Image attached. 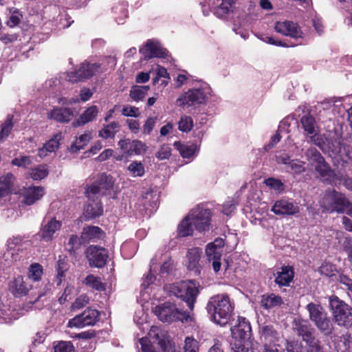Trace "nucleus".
Listing matches in <instances>:
<instances>
[{"label": "nucleus", "instance_id": "obj_1", "mask_svg": "<svg viewBox=\"0 0 352 352\" xmlns=\"http://www.w3.org/2000/svg\"><path fill=\"white\" fill-rule=\"evenodd\" d=\"M211 213L203 205H197L192 208L188 214L178 226L179 236L191 235L195 229L204 232L209 229Z\"/></svg>", "mask_w": 352, "mask_h": 352}, {"label": "nucleus", "instance_id": "obj_2", "mask_svg": "<svg viewBox=\"0 0 352 352\" xmlns=\"http://www.w3.org/2000/svg\"><path fill=\"white\" fill-rule=\"evenodd\" d=\"M231 349L233 352H258L256 343L252 339L250 322L243 317H239L237 324L232 329Z\"/></svg>", "mask_w": 352, "mask_h": 352}, {"label": "nucleus", "instance_id": "obj_3", "mask_svg": "<svg viewBox=\"0 0 352 352\" xmlns=\"http://www.w3.org/2000/svg\"><path fill=\"white\" fill-rule=\"evenodd\" d=\"M207 309L212 320L223 326L229 322L234 306L228 295L219 294L210 298Z\"/></svg>", "mask_w": 352, "mask_h": 352}, {"label": "nucleus", "instance_id": "obj_4", "mask_svg": "<svg viewBox=\"0 0 352 352\" xmlns=\"http://www.w3.org/2000/svg\"><path fill=\"white\" fill-rule=\"evenodd\" d=\"M210 86L206 82H200L198 86L189 89L177 99L176 104L179 107H196L205 104L212 96Z\"/></svg>", "mask_w": 352, "mask_h": 352}, {"label": "nucleus", "instance_id": "obj_5", "mask_svg": "<svg viewBox=\"0 0 352 352\" xmlns=\"http://www.w3.org/2000/svg\"><path fill=\"white\" fill-rule=\"evenodd\" d=\"M199 285L191 280L176 283L166 287L169 292L184 301L190 311L194 309V304L199 293Z\"/></svg>", "mask_w": 352, "mask_h": 352}, {"label": "nucleus", "instance_id": "obj_6", "mask_svg": "<svg viewBox=\"0 0 352 352\" xmlns=\"http://www.w3.org/2000/svg\"><path fill=\"white\" fill-rule=\"evenodd\" d=\"M306 159L309 164L314 169L318 177L325 182H331L334 177V173L325 162L320 153L314 147L305 151Z\"/></svg>", "mask_w": 352, "mask_h": 352}, {"label": "nucleus", "instance_id": "obj_7", "mask_svg": "<svg viewBox=\"0 0 352 352\" xmlns=\"http://www.w3.org/2000/svg\"><path fill=\"white\" fill-rule=\"evenodd\" d=\"M154 314L164 322H172L175 321L188 322L190 320L189 311L177 308L175 305L170 302H165L154 308Z\"/></svg>", "mask_w": 352, "mask_h": 352}, {"label": "nucleus", "instance_id": "obj_8", "mask_svg": "<svg viewBox=\"0 0 352 352\" xmlns=\"http://www.w3.org/2000/svg\"><path fill=\"white\" fill-rule=\"evenodd\" d=\"M306 309L309 312V319L320 332L325 336L332 333L333 325L320 305L310 302L306 306Z\"/></svg>", "mask_w": 352, "mask_h": 352}, {"label": "nucleus", "instance_id": "obj_9", "mask_svg": "<svg viewBox=\"0 0 352 352\" xmlns=\"http://www.w3.org/2000/svg\"><path fill=\"white\" fill-rule=\"evenodd\" d=\"M349 199L342 193L335 190L325 191L321 200L320 206L326 211L332 213H344Z\"/></svg>", "mask_w": 352, "mask_h": 352}, {"label": "nucleus", "instance_id": "obj_10", "mask_svg": "<svg viewBox=\"0 0 352 352\" xmlns=\"http://www.w3.org/2000/svg\"><path fill=\"white\" fill-rule=\"evenodd\" d=\"M100 189L97 185H91L86 190L87 204L84 208L86 219H91L102 214L103 208L99 199Z\"/></svg>", "mask_w": 352, "mask_h": 352}, {"label": "nucleus", "instance_id": "obj_11", "mask_svg": "<svg viewBox=\"0 0 352 352\" xmlns=\"http://www.w3.org/2000/svg\"><path fill=\"white\" fill-rule=\"evenodd\" d=\"M333 317L338 325L346 326L352 321L351 309L336 296L329 298Z\"/></svg>", "mask_w": 352, "mask_h": 352}, {"label": "nucleus", "instance_id": "obj_12", "mask_svg": "<svg viewBox=\"0 0 352 352\" xmlns=\"http://www.w3.org/2000/svg\"><path fill=\"white\" fill-rule=\"evenodd\" d=\"M100 65L84 62L81 63L74 72L63 74L65 81L76 82L89 78L100 72Z\"/></svg>", "mask_w": 352, "mask_h": 352}, {"label": "nucleus", "instance_id": "obj_13", "mask_svg": "<svg viewBox=\"0 0 352 352\" xmlns=\"http://www.w3.org/2000/svg\"><path fill=\"white\" fill-rule=\"evenodd\" d=\"M223 246V239L217 238L213 242L208 243L206 248L207 259L210 263H212L213 270L216 273L221 269V259Z\"/></svg>", "mask_w": 352, "mask_h": 352}, {"label": "nucleus", "instance_id": "obj_14", "mask_svg": "<svg viewBox=\"0 0 352 352\" xmlns=\"http://www.w3.org/2000/svg\"><path fill=\"white\" fill-rule=\"evenodd\" d=\"M100 313L96 309L88 308L81 314L77 315L68 322L67 326L73 328H83L94 325L99 320Z\"/></svg>", "mask_w": 352, "mask_h": 352}, {"label": "nucleus", "instance_id": "obj_15", "mask_svg": "<svg viewBox=\"0 0 352 352\" xmlns=\"http://www.w3.org/2000/svg\"><path fill=\"white\" fill-rule=\"evenodd\" d=\"M274 30L276 32L293 38L299 39L304 37L300 28L291 21H279L275 23Z\"/></svg>", "mask_w": 352, "mask_h": 352}, {"label": "nucleus", "instance_id": "obj_16", "mask_svg": "<svg viewBox=\"0 0 352 352\" xmlns=\"http://www.w3.org/2000/svg\"><path fill=\"white\" fill-rule=\"evenodd\" d=\"M87 257L90 266L100 268L106 264L109 255L103 248L90 246L87 250Z\"/></svg>", "mask_w": 352, "mask_h": 352}, {"label": "nucleus", "instance_id": "obj_17", "mask_svg": "<svg viewBox=\"0 0 352 352\" xmlns=\"http://www.w3.org/2000/svg\"><path fill=\"white\" fill-rule=\"evenodd\" d=\"M271 211L276 215H294L299 212L300 208L291 199H280L275 201Z\"/></svg>", "mask_w": 352, "mask_h": 352}, {"label": "nucleus", "instance_id": "obj_18", "mask_svg": "<svg viewBox=\"0 0 352 352\" xmlns=\"http://www.w3.org/2000/svg\"><path fill=\"white\" fill-rule=\"evenodd\" d=\"M329 155L334 158L340 159L346 162L348 160H352V151L349 146L342 144L340 140L328 142Z\"/></svg>", "mask_w": 352, "mask_h": 352}, {"label": "nucleus", "instance_id": "obj_19", "mask_svg": "<svg viewBox=\"0 0 352 352\" xmlns=\"http://www.w3.org/2000/svg\"><path fill=\"white\" fill-rule=\"evenodd\" d=\"M118 145L124 154H126L127 156L141 155L146 150L145 144L138 140H121L118 142Z\"/></svg>", "mask_w": 352, "mask_h": 352}, {"label": "nucleus", "instance_id": "obj_20", "mask_svg": "<svg viewBox=\"0 0 352 352\" xmlns=\"http://www.w3.org/2000/svg\"><path fill=\"white\" fill-rule=\"evenodd\" d=\"M140 52L146 60L152 58H163L166 56L167 51L156 41L148 40L145 45L140 50Z\"/></svg>", "mask_w": 352, "mask_h": 352}, {"label": "nucleus", "instance_id": "obj_21", "mask_svg": "<svg viewBox=\"0 0 352 352\" xmlns=\"http://www.w3.org/2000/svg\"><path fill=\"white\" fill-rule=\"evenodd\" d=\"M31 289L32 285L27 283L21 276L13 278L8 283L9 291L16 298L26 296Z\"/></svg>", "mask_w": 352, "mask_h": 352}, {"label": "nucleus", "instance_id": "obj_22", "mask_svg": "<svg viewBox=\"0 0 352 352\" xmlns=\"http://www.w3.org/2000/svg\"><path fill=\"white\" fill-rule=\"evenodd\" d=\"M62 227V221L56 218H52L46 223L43 225L40 234L35 235V237L39 236L43 240L48 242L53 240L56 232Z\"/></svg>", "mask_w": 352, "mask_h": 352}, {"label": "nucleus", "instance_id": "obj_23", "mask_svg": "<svg viewBox=\"0 0 352 352\" xmlns=\"http://www.w3.org/2000/svg\"><path fill=\"white\" fill-rule=\"evenodd\" d=\"M202 251L199 248L189 249L186 254V265L189 271L194 272L196 275L200 274L199 260Z\"/></svg>", "mask_w": 352, "mask_h": 352}, {"label": "nucleus", "instance_id": "obj_24", "mask_svg": "<svg viewBox=\"0 0 352 352\" xmlns=\"http://www.w3.org/2000/svg\"><path fill=\"white\" fill-rule=\"evenodd\" d=\"M261 340L264 342V352L266 348H277L274 344L278 340V333L274 329L273 326L266 325L261 329Z\"/></svg>", "mask_w": 352, "mask_h": 352}, {"label": "nucleus", "instance_id": "obj_25", "mask_svg": "<svg viewBox=\"0 0 352 352\" xmlns=\"http://www.w3.org/2000/svg\"><path fill=\"white\" fill-rule=\"evenodd\" d=\"M62 140V134L58 133L55 134L49 140L43 147L38 151V155L41 158H44L52 153H54L59 148L60 142Z\"/></svg>", "mask_w": 352, "mask_h": 352}, {"label": "nucleus", "instance_id": "obj_26", "mask_svg": "<svg viewBox=\"0 0 352 352\" xmlns=\"http://www.w3.org/2000/svg\"><path fill=\"white\" fill-rule=\"evenodd\" d=\"M294 330L302 340H308L314 333V329L306 320H296L294 324Z\"/></svg>", "mask_w": 352, "mask_h": 352}, {"label": "nucleus", "instance_id": "obj_27", "mask_svg": "<svg viewBox=\"0 0 352 352\" xmlns=\"http://www.w3.org/2000/svg\"><path fill=\"white\" fill-rule=\"evenodd\" d=\"M45 194L44 188L40 186L24 188L23 195L24 202L27 205H32L39 200Z\"/></svg>", "mask_w": 352, "mask_h": 352}, {"label": "nucleus", "instance_id": "obj_28", "mask_svg": "<svg viewBox=\"0 0 352 352\" xmlns=\"http://www.w3.org/2000/svg\"><path fill=\"white\" fill-rule=\"evenodd\" d=\"M73 116V112L68 108H54L47 113V118L58 122H68Z\"/></svg>", "mask_w": 352, "mask_h": 352}, {"label": "nucleus", "instance_id": "obj_29", "mask_svg": "<svg viewBox=\"0 0 352 352\" xmlns=\"http://www.w3.org/2000/svg\"><path fill=\"white\" fill-rule=\"evenodd\" d=\"M294 270L291 266H283L281 271L277 272L275 283L280 287L289 286L294 278Z\"/></svg>", "mask_w": 352, "mask_h": 352}, {"label": "nucleus", "instance_id": "obj_30", "mask_svg": "<svg viewBox=\"0 0 352 352\" xmlns=\"http://www.w3.org/2000/svg\"><path fill=\"white\" fill-rule=\"evenodd\" d=\"M103 236L102 230L98 226H89L85 227L81 234L83 243H89L100 239Z\"/></svg>", "mask_w": 352, "mask_h": 352}, {"label": "nucleus", "instance_id": "obj_31", "mask_svg": "<svg viewBox=\"0 0 352 352\" xmlns=\"http://www.w3.org/2000/svg\"><path fill=\"white\" fill-rule=\"evenodd\" d=\"M15 177L10 173L0 177V197H5L12 192Z\"/></svg>", "mask_w": 352, "mask_h": 352}, {"label": "nucleus", "instance_id": "obj_32", "mask_svg": "<svg viewBox=\"0 0 352 352\" xmlns=\"http://www.w3.org/2000/svg\"><path fill=\"white\" fill-rule=\"evenodd\" d=\"M98 113V109L96 106H91L87 108L79 117L72 123L73 126L78 127L93 121Z\"/></svg>", "mask_w": 352, "mask_h": 352}, {"label": "nucleus", "instance_id": "obj_33", "mask_svg": "<svg viewBox=\"0 0 352 352\" xmlns=\"http://www.w3.org/2000/svg\"><path fill=\"white\" fill-rule=\"evenodd\" d=\"M174 146L183 158L190 160L195 156L197 151V146L195 144H182L179 142H175Z\"/></svg>", "mask_w": 352, "mask_h": 352}, {"label": "nucleus", "instance_id": "obj_34", "mask_svg": "<svg viewBox=\"0 0 352 352\" xmlns=\"http://www.w3.org/2000/svg\"><path fill=\"white\" fill-rule=\"evenodd\" d=\"M92 138V132L85 131L83 134L76 138V140L71 145L70 151L72 153H77L80 150L83 149Z\"/></svg>", "mask_w": 352, "mask_h": 352}, {"label": "nucleus", "instance_id": "obj_35", "mask_svg": "<svg viewBox=\"0 0 352 352\" xmlns=\"http://www.w3.org/2000/svg\"><path fill=\"white\" fill-rule=\"evenodd\" d=\"M115 180L113 177L109 175H107L102 173L100 175L98 180L94 183L92 185H97L100 189L99 197L100 195L105 194L106 191L111 189L113 184Z\"/></svg>", "mask_w": 352, "mask_h": 352}, {"label": "nucleus", "instance_id": "obj_36", "mask_svg": "<svg viewBox=\"0 0 352 352\" xmlns=\"http://www.w3.org/2000/svg\"><path fill=\"white\" fill-rule=\"evenodd\" d=\"M283 303L282 298L274 294L263 295L261 300V305L266 309L279 307Z\"/></svg>", "mask_w": 352, "mask_h": 352}, {"label": "nucleus", "instance_id": "obj_37", "mask_svg": "<svg viewBox=\"0 0 352 352\" xmlns=\"http://www.w3.org/2000/svg\"><path fill=\"white\" fill-rule=\"evenodd\" d=\"M300 122L302 129L307 136L310 134L314 133L315 131L319 129L314 117L310 114L303 116L300 119Z\"/></svg>", "mask_w": 352, "mask_h": 352}, {"label": "nucleus", "instance_id": "obj_38", "mask_svg": "<svg viewBox=\"0 0 352 352\" xmlns=\"http://www.w3.org/2000/svg\"><path fill=\"white\" fill-rule=\"evenodd\" d=\"M149 89L150 87L148 85H133L131 88L129 96L133 101L139 102L145 98Z\"/></svg>", "mask_w": 352, "mask_h": 352}, {"label": "nucleus", "instance_id": "obj_39", "mask_svg": "<svg viewBox=\"0 0 352 352\" xmlns=\"http://www.w3.org/2000/svg\"><path fill=\"white\" fill-rule=\"evenodd\" d=\"M119 129V124L117 122H112L109 124L103 126V128L99 131V137L107 139L113 138Z\"/></svg>", "mask_w": 352, "mask_h": 352}, {"label": "nucleus", "instance_id": "obj_40", "mask_svg": "<svg viewBox=\"0 0 352 352\" xmlns=\"http://www.w3.org/2000/svg\"><path fill=\"white\" fill-rule=\"evenodd\" d=\"M7 245L10 250L16 249L20 250L23 248H26L30 243L28 240H25L24 237L16 236L9 239L7 241Z\"/></svg>", "mask_w": 352, "mask_h": 352}, {"label": "nucleus", "instance_id": "obj_41", "mask_svg": "<svg viewBox=\"0 0 352 352\" xmlns=\"http://www.w3.org/2000/svg\"><path fill=\"white\" fill-rule=\"evenodd\" d=\"M289 126V124L288 123V119H285L280 122L278 132L274 135H273L272 137L270 142L265 146V149L266 151L270 150V148L274 147L277 143H278L280 142V138H281L280 133H279L280 132H281L283 131H285L287 133H289V131L288 129Z\"/></svg>", "mask_w": 352, "mask_h": 352}, {"label": "nucleus", "instance_id": "obj_42", "mask_svg": "<svg viewBox=\"0 0 352 352\" xmlns=\"http://www.w3.org/2000/svg\"><path fill=\"white\" fill-rule=\"evenodd\" d=\"M30 178L34 180H41L45 178L48 175V170L47 166L45 164H40L37 166L31 168L28 173Z\"/></svg>", "mask_w": 352, "mask_h": 352}, {"label": "nucleus", "instance_id": "obj_43", "mask_svg": "<svg viewBox=\"0 0 352 352\" xmlns=\"http://www.w3.org/2000/svg\"><path fill=\"white\" fill-rule=\"evenodd\" d=\"M131 176L133 177H142L145 173L144 166L141 162L133 161L127 167Z\"/></svg>", "mask_w": 352, "mask_h": 352}, {"label": "nucleus", "instance_id": "obj_44", "mask_svg": "<svg viewBox=\"0 0 352 352\" xmlns=\"http://www.w3.org/2000/svg\"><path fill=\"white\" fill-rule=\"evenodd\" d=\"M142 199V204L147 209L151 207V210H153L157 207L158 196L155 192L147 191L143 196Z\"/></svg>", "mask_w": 352, "mask_h": 352}, {"label": "nucleus", "instance_id": "obj_45", "mask_svg": "<svg viewBox=\"0 0 352 352\" xmlns=\"http://www.w3.org/2000/svg\"><path fill=\"white\" fill-rule=\"evenodd\" d=\"M83 283L89 287L98 291H103L105 289V287L102 283L100 278L93 274L87 276Z\"/></svg>", "mask_w": 352, "mask_h": 352}, {"label": "nucleus", "instance_id": "obj_46", "mask_svg": "<svg viewBox=\"0 0 352 352\" xmlns=\"http://www.w3.org/2000/svg\"><path fill=\"white\" fill-rule=\"evenodd\" d=\"M134 321L138 325L142 326L140 329L143 331H147L148 329H151V327L147 322V314L142 309L135 312L134 316ZM153 326H152L153 327Z\"/></svg>", "mask_w": 352, "mask_h": 352}, {"label": "nucleus", "instance_id": "obj_47", "mask_svg": "<svg viewBox=\"0 0 352 352\" xmlns=\"http://www.w3.org/2000/svg\"><path fill=\"white\" fill-rule=\"evenodd\" d=\"M305 163L299 160H292L288 168H285V170L288 173L298 175L305 171Z\"/></svg>", "mask_w": 352, "mask_h": 352}, {"label": "nucleus", "instance_id": "obj_48", "mask_svg": "<svg viewBox=\"0 0 352 352\" xmlns=\"http://www.w3.org/2000/svg\"><path fill=\"white\" fill-rule=\"evenodd\" d=\"M65 80V79L63 78V74L60 77V78H52L50 80H48L45 83V88L46 90H47L49 92L54 93L58 90H60V85L63 82L62 80Z\"/></svg>", "mask_w": 352, "mask_h": 352}, {"label": "nucleus", "instance_id": "obj_49", "mask_svg": "<svg viewBox=\"0 0 352 352\" xmlns=\"http://www.w3.org/2000/svg\"><path fill=\"white\" fill-rule=\"evenodd\" d=\"M43 274V268L41 265L38 263L32 264L30 266L28 276L30 279L34 281L40 280Z\"/></svg>", "mask_w": 352, "mask_h": 352}, {"label": "nucleus", "instance_id": "obj_50", "mask_svg": "<svg viewBox=\"0 0 352 352\" xmlns=\"http://www.w3.org/2000/svg\"><path fill=\"white\" fill-rule=\"evenodd\" d=\"M265 184L278 193H282L285 190V185L280 179L270 177L265 180Z\"/></svg>", "mask_w": 352, "mask_h": 352}, {"label": "nucleus", "instance_id": "obj_51", "mask_svg": "<svg viewBox=\"0 0 352 352\" xmlns=\"http://www.w3.org/2000/svg\"><path fill=\"white\" fill-rule=\"evenodd\" d=\"M232 8L228 3L221 1V4L216 8L214 14L218 18L223 19L232 12Z\"/></svg>", "mask_w": 352, "mask_h": 352}, {"label": "nucleus", "instance_id": "obj_52", "mask_svg": "<svg viewBox=\"0 0 352 352\" xmlns=\"http://www.w3.org/2000/svg\"><path fill=\"white\" fill-rule=\"evenodd\" d=\"M193 126V121L191 117L183 116L178 122V129L182 132H189Z\"/></svg>", "mask_w": 352, "mask_h": 352}, {"label": "nucleus", "instance_id": "obj_53", "mask_svg": "<svg viewBox=\"0 0 352 352\" xmlns=\"http://www.w3.org/2000/svg\"><path fill=\"white\" fill-rule=\"evenodd\" d=\"M69 267L65 259H59L57 263V276L56 283L59 285L62 282V278L65 276V272L67 271Z\"/></svg>", "mask_w": 352, "mask_h": 352}, {"label": "nucleus", "instance_id": "obj_54", "mask_svg": "<svg viewBox=\"0 0 352 352\" xmlns=\"http://www.w3.org/2000/svg\"><path fill=\"white\" fill-rule=\"evenodd\" d=\"M183 349L184 352H199V342L192 337H186Z\"/></svg>", "mask_w": 352, "mask_h": 352}, {"label": "nucleus", "instance_id": "obj_55", "mask_svg": "<svg viewBox=\"0 0 352 352\" xmlns=\"http://www.w3.org/2000/svg\"><path fill=\"white\" fill-rule=\"evenodd\" d=\"M54 352H75V349L71 342L60 341L54 346Z\"/></svg>", "mask_w": 352, "mask_h": 352}, {"label": "nucleus", "instance_id": "obj_56", "mask_svg": "<svg viewBox=\"0 0 352 352\" xmlns=\"http://www.w3.org/2000/svg\"><path fill=\"white\" fill-rule=\"evenodd\" d=\"M82 243L83 242L81 237L79 238L77 235L72 234L69 237L67 248L70 252H75L80 247Z\"/></svg>", "mask_w": 352, "mask_h": 352}, {"label": "nucleus", "instance_id": "obj_57", "mask_svg": "<svg viewBox=\"0 0 352 352\" xmlns=\"http://www.w3.org/2000/svg\"><path fill=\"white\" fill-rule=\"evenodd\" d=\"M157 265V258H153L151 261V268L150 272L146 276L145 280H144L142 286L144 287V289H146L148 287L149 285L153 282L154 276L152 274L153 271L155 270V265Z\"/></svg>", "mask_w": 352, "mask_h": 352}, {"label": "nucleus", "instance_id": "obj_58", "mask_svg": "<svg viewBox=\"0 0 352 352\" xmlns=\"http://www.w3.org/2000/svg\"><path fill=\"white\" fill-rule=\"evenodd\" d=\"M10 13L11 16L8 21V25L10 27H14L19 23L21 14L19 13V10L15 8H10Z\"/></svg>", "mask_w": 352, "mask_h": 352}, {"label": "nucleus", "instance_id": "obj_59", "mask_svg": "<svg viewBox=\"0 0 352 352\" xmlns=\"http://www.w3.org/2000/svg\"><path fill=\"white\" fill-rule=\"evenodd\" d=\"M310 138V142L315 145L323 148V146L325 144L324 138L322 134L319 131V129L315 131L314 133L308 135Z\"/></svg>", "mask_w": 352, "mask_h": 352}, {"label": "nucleus", "instance_id": "obj_60", "mask_svg": "<svg viewBox=\"0 0 352 352\" xmlns=\"http://www.w3.org/2000/svg\"><path fill=\"white\" fill-rule=\"evenodd\" d=\"M32 163V159L30 156H20L14 158L12 164L14 166L27 168Z\"/></svg>", "mask_w": 352, "mask_h": 352}, {"label": "nucleus", "instance_id": "obj_61", "mask_svg": "<svg viewBox=\"0 0 352 352\" xmlns=\"http://www.w3.org/2000/svg\"><path fill=\"white\" fill-rule=\"evenodd\" d=\"M12 128V120L9 117L4 122V123L1 126V129L0 131V141H3L5 138H6L10 132L11 131Z\"/></svg>", "mask_w": 352, "mask_h": 352}, {"label": "nucleus", "instance_id": "obj_62", "mask_svg": "<svg viewBox=\"0 0 352 352\" xmlns=\"http://www.w3.org/2000/svg\"><path fill=\"white\" fill-rule=\"evenodd\" d=\"M304 342H305L307 344L309 349L311 352L321 351L320 341L315 338L314 335L309 337L308 340H304Z\"/></svg>", "mask_w": 352, "mask_h": 352}, {"label": "nucleus", "instance_id": "obj_63", "mask_svg": "<svg viewBox=\"0 0 352 352\" xmlns=\"http://www.w3.org/2000/svg\"><path fill=\"white\" fill-rule=\"evenodd\" d=\"M155 155L160 160H167L171 155V149L168 145H163L160 148Z\"/></svg>", "mask_w": 352, "mask_h": 352}, {"label": "nucleus", "instance_id": "obj_64", "mask_svg": "<svg viewBox=\"0 0 352 352\" xmlns=\"http://www.w3.org/2000/svg\"><path fill=\"white\" fill-rule=\"evenodd\" d=\"M156 122L157 119L155 118H147L142 126V133L149 135L152 132Z\"/></svg>", "mask_w": 352, "mask_h": 352}]
</instances>
